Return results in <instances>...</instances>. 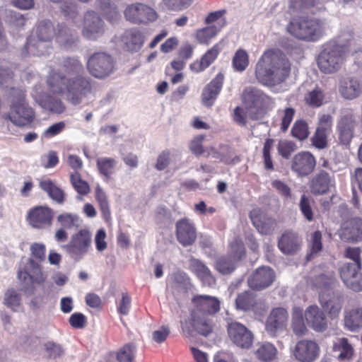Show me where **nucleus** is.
I'll return each instance as SVG.
<instances>
[{"instance_id": "obj_33", "label": "nucleus", "mask_w": 362, "mask_h": 362, "mask_svg": "<svg viewBox=\"0 0 362 362\" xmlns=\"http://www.w3.org/2000/svg\"><path fill=\"white\" fill-rule=\"evenodd\" d=\"M344 327L351 332L362 328V307H354L344 311Z\"/></svg>"}, {"instance_id": "obj_50", "label": "nucleus", "mask_w": 362, "mask_h": 362, "mask_svg": "<svg viewBox=\"0 0 362 362\" xmlns=\"http://www.w3.org/2000/svg\"><path fill=\"white\" fill-rule=\"evenodd\" d=\"M71 183L76 191L82 195H86L90 192V187L87 182L83 180L79 173H73L70 176Z\"/></svg>"}, {"instance_id": "obj_51", "label": "nucleus", "mask_w": 362, "mask_h": 362, "mask_svg": "<svg viewBox=\"0 0 362 362\" xmlns=\"http://www.w3.org/2000/svg\"><path fill=\"white\" fill-rule=\"evenodd\" d=\"M21 296L14 289H8L4 295V304L13 311H17L21 305Z\"/></svg>"}, {"instance_id": "obj_43", "label": "nucleus", "mask_w": 362, "mask_h": 362, "mask_svg": "<svg viewBox=\"0 0 362 362\" xmlns=\"http://www.w3.org/2000/svg\"><path fill=\"white\" fill-rule=\"evenodd\" d=\"M97 168L100 175L107 180L114 173L117 161L112 158L101 157L97 159Z\"/></svg>"}, {"instance_id": "obj_45", "label": "nucleus", "mask_w": 362, "mask_h": 362, "mask_svg": "<svg viewBox=\"0 0 362 362\" xmlns=\"http://www.w3.org/2000/svg\"><path fill=\"white\" fill-rule=\"evenodd\" d=\"M95 199L98 201L102 215L106 221L111 219V212L110 209L107 197L104 190L98 185L95 188Z\"/></svg>"}, {"instance_id": "obj_54", "label": "nucleus", "mask_w": 362, "mask_h": 362, "mask_svg": "<svg viewBox=\"0 0 362 362\" xmlns=\"http://www.w3.org/2000/svg\"><path fill=\"white\" fill-rule=\"evenodd\" d=\"M292 136L299 140L305 139L309 134L307 123L303 120H298L291 129Z\"/></svg>"}, {"instance_id": "obj_1", "label": "nucleus", "mask_w": 362, "mask_h": 362, "mask_svg": "<svg viewBox=\"0 0 362 362\" xmlns=\"http://www.w3.org/2000/svg\"><path fill=\"white\" fill-rule=\"evenodd\" d=\"M63 67L64 73H53L48 78L47 83L53 93L65 94L68 101L77 105L91 93L90 79L83 76V66L77 59H66Z\"/></svg>"}, {"instance_id": "obj_17", "label": "nucleus", "mask_w": 362, "mask_h": 362, "mask_svg": "<svg viewBox=\"0 0 362 362\" xmlns=\"http://www.w3.org/2000/svg\"><path fill=\"white\" fill-rule=\"evenodd\" d=\"M177 240L183 247L192 245L197 240V228L192 221L182 218L175 223Z\"/></svg>"}, {"instance_id": "obj_25", "label": "nucleus", "mask_w": 362, "mask_h": 362, "mask_svg": "<svg viewBox=\"0 0 362 362\" xmlns=\"http://www.w3.org/2000/svg\"><path fill=\"white\" fill-rule=\"evenodd\" d=\"M334 176H331L325 170H320L310 180V192L314 195L325 194L334 187Z\"/></svg>"}, {"instance_id": "obj_27", "label": "nucleus", "mask_w": 362, "mask_h": 362, "mask_svg": "<svg viewBox=\"0 0 362 362\" xmlns=\"http://www.w3.org/2000/svg\"><path fill=\"white\" fill-rule=\"evenodd\" d=\"M224 75L218 73L203 89L202 102L206 107H211L219 95L223 84Z\"/></svg>"}, {"instance_id": "obj_42", "label": "nucleus", "mask_w": 362, "mask_h": 362, "mask_svg": "<svg viewBox=\"0 0 362 362\" xmlns=\"http://www.w3.org/2000/svg\"><path fill=\"white\" fill-rule=\"evenodd\" d=\"M226 25L225 19L222 20V23L219 27L216 25H210L204 28L197 32L196 37L200 44L208 45L210 40L214 38L221 29Z\"/></svg>"}, {"instance_id": "obj_63", "label": "nucleus", "mask_w": 362, "mask_h": 362, "mask_svg": "<svg viewBox=\"0 0 362 362\" xmlns=\"http://www.w3.org/2000/svg\"><path fill=\"white\" fill-rule=\"evenodd\" d=\"M69 323L72 327L76 329H82L86 325V317L81 313H75L69 317Z\"/></svg>"}, {"instance_id": "obj_64", "label": "nucleus", "mask_w": 362, "mask_h": 362, "mask_svg": "<svg viewBox=\"0 0 362 362\" xmlns=\"http://www.w3.org/2000/svg\"><path fill=\"white\" fill-rule=\"evenodd\" d=\"M204 139V136L199 135L196 136L189 144L190 151L197 156L202 155L204 152L203 146L202 144Z\"/></svg>"}, {"instance_id": "obj_2", "label": "nucleus", "mask_w": 362, "mask_h": 362, "mask_svg": "<svg viewBox=\"0 0 362 362\" xmlns=\"http://www.w3.org/2000/svg\"><path fill=\"white\" fill-rule=\"evenodd\" d=\"M290 63L281 52H265L256 64L255 76L264 85L274 86L284 82L288 76Z\"/></svg>"}, {"instance_id": "obj_13", "label": "nucleus", "mask_w": 362, "mask_h": 362, "mask_svg": "<svg viewBox=\"0 0 362 362\" xmlns=\"http://www.w3.org/2000/svg\"><path fill=\"white\" fill-rule=\"evenodd\" d=\"M125 18L134 24H147L157 19L153 8L142 3H135L127 6L124 11Z\"/></svg>"}, {"instance_id": "obj_11", "label": "nucleus", "mask_w": 362, "mask_h": 362, "mask_svg": "<svg viewBox=\"0 0 362 362\" xmlns=\"http://www.w3.org/2000/svg\"><path fill=\"white\" fill-rule=\"evenodd\" d=\"M115 62L112 57L105 52H95L88 59L87 68L94 77L103 78L108 76L114 70Z\"/></svg>"}, {"instance_id": "obj_15", "label": "nucleus", "mask_w": 362, "mask_h": 362, "mask_svg": "<svg viewBox=\"0 0 362 362\" xmlns=\"http://www.w3.org/2000/svg\"><path fill=\"white\" fill-rule=\"evenodd\" d=\"M105 30L103 19L93 11H89L84 16L83 36L90 40H95L103 36Z\"/></svg>"}, {"instance_id": "obj_34", "label": "nucleus", "mask_w": 362, "mask_h": 362, "mask_svg": "<svg viewBox=\"0 0 362 362\" xmlns=\"http://www.w3.org/2000/svg\"><path fill=\"white\" fill-rule=\"evenodd\" d=\"M334 356L340 361L352 360L354 350L347 338L341 337L333 345Z\"/></svg>"}, {"instance_id": "obj_29", "label": "nucleus", "mask_w": 362, "mask_h": 362, "mask_svg": "<svg viewBox=\"0 0 362 362\" xmlns=\"http://www.w3.org/2000/svg\"><path fill=\"white\" fill-rule=\"evenodd\" d=\"M301 242L296 233L286 230L279 238L278 247L285 255H293L300 250Z\"/></svg>"}, {"instance_id": "obj_53", "label": "nucleus", "mask_w": 362, "mask_h": 362, "mask_svg": "<svg viewBox=\"0 0 362 362\" xmlns=\"http://www.w3.org/2000/svg\"><path fill=\"white\" fill-rule=\"evenodd\" d=\"M248 64L247 53L243 49H238L233 58V68L238 71H243L248 66Z\"/></svg>"}, {"instance_id": "obj_32", "label": "nucleus", "mask_w": 362, "mask_h": 362, "mask_svg": "<svg viewBox=\"0 0 362 362\" xmlns=\"http://www.w3.org/2000/svg\"><path fill=\"white\" fill-rule=\"evenodd\" d=\"M222 48V42L215 44L202 57L199 62H194L190 64V69L197 73L203 71L215 61Z\"/></svg>"}, {"instance_id": "obj_24", "label": "nucleus", "mask_w": 362, "mask_h": 362, "mask_svg": "<svg viewBox=\"0 0 362 362\" xmlns=\"http://www.w3.org/2000/svg\"><path fill=\"white\" fill-rule=\"evenodd\" d=\"M145 41L144 33L136 28L126 30L120 37L122 48L130 52H138Z\"/></svg>"}, {"instance_id": "obj_49", "label": "nucleus", "mask_w": 362, "mask_h": 362, "mask_svg": "<svg viewBox=\"0 0 362 362\" xmlns=\"http://www.w3.org/2000/svg\"><path fill=\"white\" fill-rule=\"evenodd\" d=\"M62 13L67 20H75L78 15L76 6L71 0H62L59 3Z\"/></svg>"}, {"instance_id": "obj_57", "label": "nucleus", "mask_w": 362, "mask_h": 362, "mask_svg": "<svg viewBox=\"0 0 362 362\" xmlns=\"http://www.w3.org/2000/svg\"><path fill=\"white\" fill-rule=\"evenodd\" d=\"M329 134L316 129L315 134L311 139L313 145L319 149H322L327 146V136Z\"/></svg>"}, {"instance_id": "obj_39", "label": "nucleus", "mask_w": 362, "mask_h": 362, "mask_svg": "<svg viewBox=\"0 0 362 362\" xmlns=\"http://www.w3.org/2000/svg\"><path fill=\"white\" fill-rule=\"evenodd\" d=\"M255 354L262 362L272 361L276 359L277 349L272 344L264 342L258 344Z\"/></svg>"}, {"instance_id": "obj_41", "label": "nucleus", "mask_w": 362, "mask_h": 362, "mask_svg": "<svg viewBox=\"0 0 362 362\" xmlns=\"http://www.w3.org/2000/svg\"><path fill=\"white\" fill-rule=\"evenodd\" d=\"M291 327L297 336L305 335L308 332L304 322L303 309L299 307H295L293 310Z\"/></svg>"}, {"instance_id": "obj_52", "label": "nucleus", "mask_w": 362, "mask_h": 362, "mask_svg": "<svg viewBox=\"0 0 362 362\" xmlns=\"http://www.w3.org/2000/svg\"><path fill=\"white\" fill-rule=\"evenodd\" d=\"M274 143V139H267L264 141L262 149L264 166L267 170H273L274 169L271 157V151L273 148Z\"/></svg>"}, {"instance_id": "obj_26", "label": "nucleus", "mask_w": 362, "mask_h": 362, "mask_svg": "<svg viewBox=\"0 0 362 362\" xmlns=\"http://www.w3.org/2000/svg\"><path fill=\"white\" fill-rule=\"evenodd\" d=\"M319 346L313 341L301 340L294 349V356L300 362H313L319 355Z\"/></svg>"}, {"instance_id": "obj_48", "label": "nucleus", "mask_w": 362, "mask_h": 362, "mask_svg": "<svg viewBox=\"0 0 362 362\" xmlns=\"http://www.w3.org/2000/svg\"><path fill=\"white\" fill-rule=\"evenodd\" d=\"M313 201L307 197L305 194H303L300 197L299 202V209L304 218L309 222L314 220V212L312 208V203Z\"/></svg>"}, {"instance_id": "obj_12", "label": "nucleus", "mask_w": 362, "mask_h": 362, "mask_svg": "<svg viewBox=\"0 0 362 362\" xmlns=\"http://www.w3.org/2000/svg\"><path fill=\"white\" fill-rule=\"evenodd\" d=\"M90 244V233L88 230L83 229L74 235L69 244L64 247L73 259L79 261L86 255Z\"/></svg>"}, {"instance_id": "obj_36", "label": "nucleus", "mask_w": 362, "mask_h": 362, "mask_svg": "<svg viewBox=\"0 0 362 362\" xmlns=\"http://www.w3.org/2000/svg\"><path fill=\"white\" fill-rule=\"evenodd\" d=\"M51 45L50 42H44V40L31 36L27 40L25 48L29 54L44 55L49 53V49H52Z\"/></svg>"}, {"instance_id": "obj_46", "label": "nucleus", "mask_w": 362, "mask_h": 362, "mask_svg": "<svg viewBox=\"0 0 362 362\" xmlns=\"http://www.w3.org/2000/svg\"><path fill=\"white\" fill-rule=\"evenodd\" d=\"M98 6L102 14L111 23L118 18V12L115 4H111L110 0H99Z\"/></svg>"}, {"instance_id": "obj_5", "label": "nucleus", "mask_w": 362, "mask_h": 362, "mask_svg": "<svg viewBox=\"0 0 362 362\" xmlns=\"http://www.w3.org/2000/svg\"><path fill=\"white\" fill-rule=\"evenodd\" d=\"M246 113L252 120L264 117L267 109L273 103L272 98L255 87H246L241 95Z\"/></svg>"}, {"instance_id": "obj_58", "label": "nucleus", "mask_w": 362, "mask_h": 362, "mask_svg": "<svg viewBox=\"0 0 362 362\" xmlns=\"http://www.w3.org/2000/svg\"><path fill=\"white\" fill-rule=\"evenodd\" d=\"M45 107L50 112L60 114L65 110V107L61 100L50 97L45 102Z\"/></svg>"}, {"instance_id": "obj_40", "label": "nucleus", "mask_w": 362, "mask_h": 362, "mask_svg": "<svg viewBox=\"0 0 362 362\" xmlns=\"http://www.w3.org/2000/svg\"><path fill=\"white\" fill-rule=\"evenodd\" d=\"M325 99L324 90L317 86L313 90L308 91L304 96L305 104L314 108L321 107L325 103Z\"/></svg>"}, {"instance_id": "obj_35", "label": "nucleus", "mask_w": 362, "mask_h": 362, "mask_svg": "<svg viewBox=\"0 0 362 362\" xmlns=\"http://www.w3.org/2000/svg\"><path fill=\"white\" fill-rule=\"evenodd\" d=\"M192 270L202 281L203 284L211 286L215 284L216 279L209 269L200 260L193 259L191 262Z\"/></svg>"}, {"instance_id": "obj_59", "label": "nucleus", "mask_w": 362, "mask_h": 362, "mask_svg": "<svg viewBox=\"0 0 362 362\" xmlns=\"http://www.w3.org/2000/svg\"><path fill=\"white\" fill-rule=\"evenodd\" d=\"M333 124V117L329 114H324L319 117L317 129L330 134Z\"/></svg>"}, {"instance_id": "obj_62", "label": "nucleus", "mask_w": 362, "mask_h": 362, "mask_svg": "<svg viewBox=\"0 0 362 362\" xmlns=\"http://www.w3.org/2000/svg\"><path fill=\"white\" fill-rule=\"evenodd\" d=\"M279 153L286 159H288L294 151V144L291 141H281L278 145Z\"/></svg>"}, {"instance_id": "obj_55", "label": "nucleus", "mask_w": 362, "mask_h": 362, "mask_svg": "<svg viewBox=\"0 0 362 362\" xmlns=\"http://www.w3.org/2000/svg\"><path fill=\"white\" fill-rule=\"evenodd\" d=\"M44 346L45 351L50 359L55 360L59 358L64 353L62 346L54 341H47Z\"/></svg>"}, {"instance_id": "obj_22", "label": "nucleus", "mask_w": 362, "mask_h": 362, "mask_svg": "<svg viewBox=\"0 0 362 362\" xmlns=\"http://www.w3.org/2000/svg\"><path fill=\"white\" fill-rule=\"evenodd\" d=\"M316 160L308 151H301L293 156L291 168L299 176H307L315 169Z\"/></svg>"}, {"instance_id": "obj_61", "label": "nucleus", "mask_w": 362, "mask_h": 362, "mask_svg": "<svg viewBox=\"0 0 362 362\" xmlns=\"http://www.w3.org/2000/svg\"><path fill=\"white\" fill-rule=\"evenodd\" d=\"M295 112L296 111L293 107H286L284 110V115L282 117L281 123V129L282 132H284L287 131L293 119Z\"/></svg>"}, {"instance_id": "obj_56", "label": "nucleus", "mask_w": 362, "mask_h": 362, "mask_svg": "<svg viewBox=\"0 0 362 362\" xmlns=\"http://www.w3.org/2000/svg\"><path fill=\"white\" fill-rule=\"evenodd\" d=\"M135 346L132 344L124 345L117 354L119 362H132L134 359Z\"/></svg>"}, {"instance_id": "obj_4", "label": "nucleus", "mask_w": 362, "mask_h": 362, "mask_svg": "<svg viewBox=\"0 0 362 362\" xmlns=\"http://www.w3.org/2000/svg\"><path fill=\"white\" fill-rule=\"evenodd\" d=\"M286 30L294 37L306 42H315L324 33V26L321 21L305 16L292 18Z\"/></svg>"}, {"instance_id": "obj_38", "label": "nucleus", "mask_w": 362, "mask_h": 362, "mask_svg": "<svg viewBox=\"0 0 362 362\" xmlns=\"http://www.w3.org/2000/svg\"><path fill=\"white\" fill-rule=\"evenodd\" d=\"M40 187L47 192L49 197L57 203L62 204L64 202V192L57 186L51 180L47 179L40 181Z\"/></svg>"}, {"instance_id": "obj_31", "label": "nucleus", "mask_w": 362, "mask_h": 362, "mask_svg": "<svg viewBox=\"0 0 362 362\" xmlns=\"http://www.w3.org/2000/svg\"><path fill=\"white\" fill-rule=\"evenodd\" d=\"M305 318L308 325L317 332H323L327 327L325 313L317 305H310L306 308Z\"/></svg>"}, {"instance_id": "obj_21", "label": "nucleus", "mask_w": 362, "mask_h": 362, "mask_svg": "<svg viewBox=\"0 0 362 362\" xmlns=\"http://www.w3.org/2000/svg\"><path fill=\"white\" fill-rule=\"evenodd\" d=\"M275 277V272L272 268L260 267L248 279V285L253 290L261 291L271 286Z\"/></svg>"}, {"instance_id": "obj_8", "label": "nucleus", "mask_w": 362, "mask_h": 362, "mask_svg": "<svg viewBox=\"0 0 362 362\" xmlns=\"http://www.w3.org/2000/svg\"><path fill=\"white\" fill-rule=\"evenodd\" d=\"M334 280L327 277L325 275H320L317 279V286L321 289L320 293V302L323 309L328 312L332 317L339 315L343 305V298L338 293H332V295L326 293L329 291L334 285Z\"/></svg>"}, {"instance_id": "obj_28", "label": "nucleus", "mask_w": 362, "mask_h": 362, "mask_svg": "<svg viewBox=\"0 0 362 362\" xmlns=\"http://www.w3.org/2000/svg\"><path fill=\"white\" fill-rule=\"evenodd\" d=\"M339 92L342 98L354 100L362 93V82L355 77L344 78L339 81Z\"/></svg>"}, {"instance_id": "obj_7", "label": "nucleus", "mask_w": 362, "mask_h": 362, "mask_svg": "<svg viewBox=\"0 0 362 362\" xmlns=\"http://www.w3.org/2000/svg\"><path fill=\"white\" fill-rule=\"evenodd\" d=\"M346 58L345 48L337 44H328L317 59L320 70L325 74H332L340 69Z\"/></svg>"}, {"instance_id": "obj_44", "label": "nucleus", "mask_w": 362, "mask_h": 362, "mask_svg": "<svg viewBox=\"0 0 362 362\" xmlns=\"http://www.w3.org/2000/svg\"><path fill=\"white\" fill-rule=\"evenodd\" d=\"M255 304V297L250 291H244L239 293L235 299V307L238 310H250Z\"/></svg>"}, {"instance_id": "obj_23", "label": "nucleus", "mask_w": 362, "mask_h": 362, "mask_svg": "<svg viewBox=\"0 0 362 362\" xmlns=\"http://www.w3.org/2000/svg\"><path fill=\"white\" fill-rule=\"evenodd\" d=\"M250 218L257 231L262 235L272 234L276 226V220L267 216L259 208L253 209L249 214Z\"/></svg>"}, {"instance_id": "obj_3", "label": "nucleus", "mask_w": 362, "mask_h": 362, "mask_svg": "<svg viewBox=\"0 0 362 362\" xmlns=\"http://www.w3.org/2000/svg\"><path fill=\"white\" fill-rule=\"evenodd\" d=\"M192 303L191 324L199 334L208 336L213 329L212 322L208 316L214 315L220 310V300L211 296L196 295L192 298Z\"/></svg>"}, {"instance_id": "obj_6", "label": "nucleus", "mask_w": 362, "mask_h": 362, "mask_svg": "<svg viewBox=\"0 0 362 362\" xmlns=\"http://www.w3.org/2000/svg\"><path fill=\"white\" fill-rule=\"evenodd\" d=\"M11 98L10 112L5 115L4 117L19 127L33 122L35 114L26 101L25 91L21 89H13Z\"/></svg>"}, {"instance_id": "obj_47", "label": "nucleus", "mask_w": 362, "mask_h": 362, "mask_svg": "<svg viewBox=\"0 0 362 362\" xmlns=\"http://www.w3.org/2000/svg\"><path fill=\"white\" fill-rule=\"evenodd\" d=\"M310 253L306 256L307 261H310L322 250V233L320 231L316 230L311 234L310 240Z\"/></svg>"}, {"instance_id": "obj_37", "label": "nucleus", "mask_w": 362, "mask_h": 362, "mask_svg": "<svg viewBox=\"0 0 362 362\" xmlns=\"http://www.w3.org/2000/svg\"><path fill=\"white\" fill-rule=\"evenodd\" d=\"M29 264L33 269H36L37 272L35 274L31 275L25 270L19 269L18 272V279L23 282L35 283L37 284H42L47 279V276L45 275L40 269L38 268V264L32 259H29Z\"/></svg>"}, {"instance_id": "obj_19", "label": "nucleus", "mask_w": 362, "mask_h": 362, "mask_svg": "<svg viewBox=\"0 0 362 362\" xmlns=\"http://www.w3.org/2000/svg\"><path fill=\"white\" fill-rule=\"evenodd\" d=\"M288 313L282 307L273 308L266 321V330L272 337L276 335L279 331L286 328L288 321Z\"/></svg>"}, {"instance_id": "obj_16", "label": "nucleus", "mask_w": 362, "mask_h": 362, "mask_svg": "<svg viewBox=\"0 0 362 362\" xmlns=\"http://www.w3.org/2000/svg\"><path fill=\"white\" fill-rule=\"evenodd\" d=\"M356 125V122L351 110H345L341 112L337 124L339 140L341 144L344 145L349 144L354 136Z\"/></svg>"}, {"instance_id": "obj_30", "label": "nucleus", "mask_w": 362, "mask_h": 362, "mask_svg": "<svg viewBox=\"0 0 362 362\" xmlns=\"http://www.w3.org/2000/svg\"><path fill=\"white\" fill-rule=\"evenodd\" d=\"M341 238L346 241L362 240V219L353 218L345 221L341 228Z\"/></svg>"}, {"instance_id": "obj_18", "label": "nucleus", "mask_w": 362, "mask_h": 362, "mask_svg": "<svg viewBox=\"0 0 362 362\" xmlns=\"http://www.w3.org/2000/svg\"><path fill=\"white\" fill-rule=\"evenodd\" d=\"M361 265L358 263H345L340 268V276L344 284L354 291H362L360 281Z\"/></svg>"}, {"instance_id": "obj_60", "label": "nucleus", "mask_w": 362, "mask_h": 362, "mask_svg": "<svg viewBox=\"0 0 362 362\" xmlns=\"http://www.w3.org/2000/svg\"><path fill=\"white\" fill-rule=\"evenodd\" d=\"M271 185L282 197L286 199L291 198V190L286 183L279 180H275L272 182Z\"/></svg>"}, {"instance_id": "obj_20", "label": "nucleus", "mask_w": 362, "mask_h": 362, "mask_svg": "<svg viewBox=\"0 0 362 362\" xmlns=\"http://www.w3.org/2000/svg\"><path fill=\"white\" fill-rule=\"evenodd\" d=\"M54 213L47 206H38L29 210L27 221L35 228L42 229L52 225Z\"/></svg>"}, {"instance_id": "obj_14", "label": "nucleus", "mask_w": 362, "mask_h": 362, "mask_svg": "<svg viewBox=\"0 0 362 362\" xmlns=\"http://www.w3.org/2000/svg\"><path fill=\"white\" fill-rule=\"evenodd\" d=\"M227 332L230 340L235 346L245 349L252 346L254 335L244 325L236 321L228 322Z\"/></svg>"}, {"instance_id": "obj_10", "label": "nucleus", "mask_w": 362, "mask_h": 362, "mask_svg": "<svg viewBox=\"0 0 362 362\" xmlns=\"http://www.w3.org/2000/svg\"><path fill=\"white\" fill-rule=\"evenodd\" d=\"M245 255L244 245L238 240L230 244L229 252L227 255L220 256L216 259L215 269L223 275L232 274L237 267V264Z\"/></svg>"}, {"instance_id": "obj_9", "label": "nucleus", "mask_w": 362, "mask_h": 362, "mask_svg": "<svg viewBox=\"0 0 362 362\" xmlns=\"http://www.w3.org/2000/svg\"><path fill=\"white\" fill-rule=\"evenodd\" d=\"M55 35L57 41L64 46L74 42V34L66 26L59 25L58 33L56 34L54 27L50 21L45 20L39 23L35 32V37L44 40V42H52Z\"/></svg>"}]
</instances>
